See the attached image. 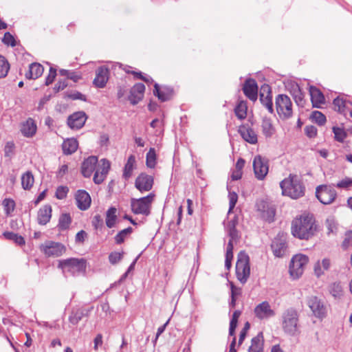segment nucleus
I'll use <instances>...</instances> for the list:
<instances>
[{"mask_svg": "<svg viewBox=\"0 0 352 352\" xmlns=\"http://www.w3.org/2000/svg\"><path fill=\"white\" fill-rule=\"evenodd\" d=\"M317 226L312 214H304L292 221V234L300 239L307 240L316 232Z\"/></svg>", "mask_w": 352, "mask_h": 352, "instance_id": "1", "label": "nucleus"}, {"mask_svg": "<svg viewBox=\"0 0 352 352\" xmlns=\"http://www.w3.org/2000/svg\"><path fill=\"white\" fill-rule=\"evenodd\" d=\"M280 186L282 194L292 199H298L305 195V186L297 175L290 174L280 183Z\"/></svg>", "mask_w": 352, "mask_h": 352, "instance_id": "2", "label": "nucleus"}, {"mask_svg": "<svg viewBox=\"0 0 352 352\" xmlns=\"http://www.w3.org/2000/svg\"><path fill=\"white\" fill-rule=\"evenodd\" d=\"M282 328L286 334L291 336H296L299 334V316L294 309H288L285 310L281 316Z\"/></svg>", "mask_w": 352, "mask_h": 352, "instance_id": "3", "label": "nucleus"}, {"mask_svg": "<svg viewBox=\"0 0 352 352\" xmlns=\"http://www.w3.org/2000/svg\"><path fill=\"white\" fill-rule=\"evenodd\" d=\"M236 275L238 280L242 284H245L250 277V258L244 251H241L237 256Z\"/></svg>", "mask_w": 352, "mask_h": 352, "instance_id": "4", "label": "nucleus"}, {"mask_svg": "<svg viewBox=\"0 0 352 352\" xmlns=\"http://www.w3.org/2000/svg\"><path fill=\"white\" fill-rule=\"evenodd\" d=\"M155 195L150 193L146 197L131 199V208L132 212L135 214H143L148 216L151 213V204L154 200Z\"/></svg>", "mask_w": 352, "mask_h": 352, "instance_id": "5", "label": "nucleus"}, {"mask_svg": "<svg viewBox=\"0 0 352 352\" xmlns=\"http://www.w3.org/2000/svg\"><path fill=\"white\" fill-rule=\"evenodd\" d=\"M58 267L61 268L65 274L69 273L76 275L85 271L86 261L83 258H75L60 260L58 263Z\"/></svg>", "mask_w": 352, "mask_h": 352, "instance_id": "6", "label": "nucleus"}, {"mask_svg": "<svg viewBox=\"0 0 352 352\" xmlns=\"http://www.w3.org/2000/svg\"><path fill=\"white\" fill-rule=\"evenodd\" d=\"M276 111L280 118L287 120L293 115L292 102L285 94H278L275 99Z\"/></svg>", "mask_w": 352, "mask_h": 352, "instance_id": "7", "label": "nucleus"}, {"mask_svg": "<svg viewBox=\"0 0 352 352\" xmlns=\"http://www.w3.org/2000/svg\"><path fill=\"white\" fill-rule=\"evenodd\" d=\"M309 262V258L304 254H296L292 258L289 273L294 278H298L303 273L304 268Z\"/></svg>", "mask_w": 352, "mask_h": 352, "instance_id": "8", "label": "nucleus"}, {"mask_svg": "<svg viewBox=\"0 0 352 352\" xmlns=\"http://www.w3.org/2000/svg\"><path fill=\"white\" fill-rule=\"evenodd\" d=\"M316 196L322 204L328 205L336 199L337 192L331 186L320 185L316 187Z\"/></svg>", "mask_w": 352, "mask_h": 352, "instance_id": "9", "label": "nucleus"}, {"mask_svg": "<svg viewBox=\"0 0 352 352\" xmlns=\"http://www.w3.org/2000/svg\"><path fill=\"white\" fill-rule=\"evenodd\" d=\"M253 169L255 177L263 180L269 170L268 160L261 155H256L253 160Z\"/></svg>", "mask_w": 352, "mask_h": 352, "instance_id": "10", "label": "nucleus"}, {"mask_svg": "<svg viewBox=\"0 0 352 352\" xmlns=\"http://www.w3.org/2000/svg\"><path fill=\"white\" fill-rule=\"evenodd\" d=\"M307 305L316 318L323 319L326 317L327 314V307L318 297H309L307 300Z\"/></svg>", "mask_w": 352, "mask_h": 352, "instance_id": "11", "label": "nucleus"}, {"mask_svg": "<svg viewBox=\"0 0 352 352\" xmlns=\"http://www.w3.org/2000/svg\"><path fill=\"white\" fill-rule=\"evenodd\" d=\"M41 250L47 256L58 257L65 251V248L60 243L48 241L41 245Z\"/></svg>", "mask_w": 352, "mask_h": 352, "instance_id": "12", "label": "nucleus"}, {"mask_svg": "<svg viewBox=\"0 0 352 352\" xmlns=\"http://www.w3.org/2000/svg\"><path fill=\"white\" fill-rule=\"evenodd\" d=\"M271 248L275 256L283 257L287 252L286 236L283 233H278L272 241Z\"/></svg>", "mask_w": 352, "mask_h": 352, "instance_id": "13", "label": "nucleus"}, {"mask_svg": "<svg viewBox=\"0 0 352 352\" xmlns=\"http://www.w3.org/2000/svg\"><path fill=\"white\" fill-rule=\"evenodd\" d=\"M254 313L259 320H267L275 316L274 310L272 309L267 301H263L257 305L254 309Z\"/></svg>", "mask_w": 352, "mask_h": 352, "instance_id": "14", "label": "nucleus"}, {"mask_svg": "<svg viewBox=\"0 0 352 352\" xmlns=\"http://www.w3.org/2000/svg\"><path fill=\"white\" fill-rule=\"evenodd\" d=\"M153 185V177L144 173L139 175L135 182V186L142 192L149 191Z\"/></svg>", "mask_w": 352, "mask_h": 352, "instance_id": "15", "label": "nucleus"}, {"mask_svg": "<svg viewBox=\"0 0 352 352\" xmlns=\"http://www.w3.org/2000/svg\"><path fill=\"white\" fill-rule=\"evenodd\" d=\"M110 168V163L106 159H102L100 160L98 164L94 176V182L96 184H101L104 179L109 172Z\"/></svg>", "mask_w": 352, "mask_h": 352, "instance_id": "16", "label": "nucleus"}, {"mask_svg": "<svg viewBox=\"0 0 352 352\" xmlns=\"http://www.w3.org/2000/svg\"><path fill=\"white\" fill-rule=\"evenodd\" d=\"M87 120L85 112L78 111L69 116L67 119L68 126L73 129H79L82 128Z\"/></svg>", "mask_w": 352, "mask_h": 352, "instance_id": "17", "label": "nucleus"}, {"mask_svg": "<svg viewBox=\"0 0 352 352\" xmlns=\"http://www.w3.org/2000/svg\"><path fill=\"white\" fill-rule=\"evenodd\" d=\"M98 158L96 156H90L85 159L81 166V172L84 177H89L93 172L96 170Z\"/></svg>", "mask_w": 352, "mask_h": 352, "instance_id": "18", "label": "nucleus"}, {"mask_svg": "<svg viewBox=\"0 0 352 352\" xmlns=\"http://www.w3.org/2000/svg\"><path fill=\"white\" fill-rule=\"evenodd\" d=\"M243 91L245 96L250 100L252 101L256 100L258 96V87L254 79L250 78L245 80Z\"/></svg>", "mask_w": 352, "mask_h": 352, "instance_id": "19", "label": "nucleus"}, {"mask_svg": "<svg viewBox=\"0 0 352 352\" xmlns=\"http://www.w3.org/2000/svg\"><path fill=\"white\" fill-rule=\"evenodd\" d=\"M109 79V69L105 66L98 67L96 72V78L94 84L96 87L103 88L105 87Z\"/></svg>", "mask_w": 352, "mask_h": 352, "instance_id": "20", "label": "nucleus"}, {"mask_svg": "<svg viewBox=\"0 0 352 352\" xmlns=\"http://www.w3.org/2000/svg\"><path fill=\"white\" fill-rule=\"evenodd\" d=\"M238 132L245 142L251 144L257 143V134L252 128L243 124L239 127Z\"/></svg>", "mask_w": 352, "mask_h": 352, "instance_id": "21", "label": "nucleus"}, {"mask_svg": "<svg viewBox=\"0 0 352 352\" xmlns=\"http://www.w3.org/2000/svg\"><path fill=\"white\" fill-rule=\"evenodd\" d=\"M288 89L296 104L299 107H304L305 104V95L299 85L296 82H292L289 84Z\"/></svg>", "mask_w": 352, "mask_h": 352, "instance_id": "22", "label": "nucleus"}, {"mask_svg": "<svg viewBox=\"0 0 352 352\" xmlns=\"http://www.w3.org/2000/svg\"><path fill=\"white\" fill-rule=\"evenodd\" d=\"M75 198L77 203V206L79 209L82 210H86L89 208L91 199L89 193L85 190H78Z\"/></svg>", "mask_w": 352, "mask_h": 352, "instance_id": "23", "label": "nucleus"}, {"mask_svg": "<svg viewBox=\"0 0 352 352\" xmlns=\"http://www.w3.org/2000/svg\"><path fill=\"white\" fill-rule=\"evenodd\" d=\"M257 209L261 212V215L263 219L269 222L273 221L275 215V210L273 207L262 201L257 204Z\"/></svg>", "mask_w": 352, "mask_h": 352, "instance_id": "24", "label": "nucleus"}, {"mask_svg": "<svg viewBox=\"0 0 352 352\" xmlns=\"http://www.w3.org/2000/svg\"><path fill=\"white\" fill-rule=\"evenodd\" d=\"M311 100L314 107L320 108L325 102L324 96L322 91L315 86L309 87Z\"/></svg>", "mask_w": 352, "mask_h": 352, "instance_id": "25", "label": "nucleus"}, {"mask_svg": "<svg viewBox=\"0 0 352 352\" xmlns=\"http://www.w3.org/2000/svg\"><path fill=\"white\" fill-rule=\"evenodd\" d=\"M335 109L341 113L346 114L352 110V101L338 97L333 100Z\"/></svg>", "mask_w": 352, "mask_h": 352, "instance_id": "26", "label": "nucleus"}, {"mask_svg": "<svg viewBox=\"0 0 352 352\" xmlns=\"http://www.w3.org/2000/svg\"><path fill=\"white\" fill-rule=\"evenodd\" d=\"M145 86L142 83L135 84L131 90L129 100L133 104H137L143 97Z\"/></svg>", "mask_w": 352, "mask_h": 352, "instance_id": "27", "label": "nucleus"}, {"mask_svg": "<svg viewBox=\"0 0 352 352\" xmlns=\"http://www.w3.org/2000/svg\"><path fill=\"white\" fill-rule=\"evenodd\" d=\"M52 217V207L50 205H45L38 212L37 220L41 225L47 224Z\"/></svg>", "mask_w": 352, "mask_h": 352, "instance_id": "28", "label": "nucleus"}, {"mask_svg": "<svg viewBox=\"0 0 352 352\" xmlns=\"http://www.w3.org/2000/svg\"><path fill=\"white\" fill-rule=\"evenodd\" d=\"M43 71L44 68L40 63H33L30 65L25 77L28 79H36L43 74Z\"/></svg>", "mask_w": 352, "mask_h": 352, "instance_id": "29", "label": "nucleus"}, {"mask_svg": "<svg viewBox=\"0 0 352 352\" xmlns=\"http://www.w3.org/2000/svg\"><path fill=\"white\" fill-rule=\"evenodd\" d=\"M153 94L159 98V100L164 102L170 98L173 94V90L168 87L163 88L162 90H160L159 85L155 83L154 85Z\"/></svg>", "mask_w": 352, "mask_h": 352, "instance_id": "30", "label": "nucleus"}, {"mask_svg": "<svg viewBox=\"0 0 352 352\" xmlns=\"http://www.w3.org/2000/svg\"><path fill=\"white\" fill-rule=\"evenodd\" d=\"M21 131L26 137H32L36 131V126L32 118L27 120L21 126Z\"/></svg>", "mask_w": 352, "mask_h": 352, "instance_id": "31", "label": "nucleus"}, {"mask_svg": "<svg viewBox=\"0 0 352 352\" xmlns=\"http://www.w3.org/2000/svg\"><path fill=\"white\" fill-rule=\"evenodd\" d=\"M263 333H259L256 337L252 339L251 345L249 347V352H263Z\"/></svg>", "mask_w": 352, "mask_h": 352, "instance_id": "32", "label": "nucleus"}, {"mask_svg": "<svg viewBox=\"0 0 352 352\" xmlns=\"http://www.w3.org/2000/svg\"><path fill=\"white\" fill-rule=\"evenodd\" d=\"M78 141L74 138H69L65 140L63 143V151L66 155H71L78 148Z\"/></svg>", "mask_w": 352, "mask_h": 352, "instance_id": "33", "label": "nucleus"}, {"mask_svg": "<svg viewBox=\"0 0 352 352\" xmlns=\"http://www.w3.org/2000/svg\"><path fill=\"white\" fill-rule=\"evenodd\" d=\"M262 133L265 138H271L275 133V129L272 120L269 118H264L261 124Z\"/></svg>", "mask_w": 352, "mask_h": 352, "instance_id": "34", "label": "nucleus"}, {"mask_svg": "<svg viewBox=\"0 0 352 352\" xmlns=\"http://www.w3.org/2000/svg\"><path fill=\"white\" fill-rule=\"evenodd\" d=\"M34 178L31 171H27L21 176V185L24 190H30L33 186Z\"/></svg>", "mask_w": 352, "mask_h": 352, "instance_id": "35", "label": "nucleus"}, {"mask_svg": "<svg viewBox=\"0 0 352 352\" xmlns=\"http://www.w3.org/2000/svg\"><path fill=\"white\" fill-rule=\"evenodd\" d=\"M135 158L133 155H130L128 158L127 162L125 164L123 173V177L126 179L131 177L133 170L135 167Z\"/></svg>", "mask_w": 352, "mask_h": 352, "instance_id": "36", "label": "nucleus"}, {"mask_svg": "<svg viewBox=\"0 0 352 352\" xmlns=\"http://www.w3.org/2000/svg\"><path fill=\"white\" fill-rule=\"evenodd\" d=\"M248 107L245 101H240L234 109V113L239 120H244L247 116Z\"/></svg>", "mask_w": 352, "mask_h": 352, "instance_id": "37", "label": "nucleus"}, {"mask_svg": "<svg viewBox=\"0 0 352 352\" xmlns=\"http://www.w3.org/2000/svg\"><path fill=\"white\" fill-rule=\"evenodd\" d=\"M116 208H110L106 214V224L108 228H113L116 223Z\"/></svg>", "mask_w": 352, "mask_h": 352, "instance_id": "38", "label": "nucleus"}, {"mask_svg": "<svg viewBox=\"0 0 352 352\" xmlns=\"http://www.w3.org/2000/svg\"><path fill=\"white\" fill-rule=\"evenodd\" d=\"M329 292L335 298H340L343 295V288L340 283H333L329 286Z\"/></svg>", "mask_w": 352, "mask_h": 352, "instance_id": "39", "label": "nucleus"}, {"mask_svg": "<svg viewBox=\"0 0 352 352\" xmlns=\"http://www.w3.org/2000/svg\"><path fill=\"white\" fill-rule=\"evenodd\" d=\"M132 232L133 228L131 227H129L120 231L114 238L115 242L117 244H121L124 241L125 239L132 233Z\"/></svg>", "mask_w": 352, "mask_h": 352, "instance_id": "40", "label": "nucleus"}, {"mask_svg": "<svg viewBox=\"0 0 352 352\" xmlns=\"http://www.w3.org/2000/svg\"><path fill=\"white\" fill-rule=\"evenodd\" d=\"M3 235L6 239L14 241L16 244L22 245L25 244V240L21 236L12 232H5Z\"/></svg>", "mask_w": 352, "mask_h": 352, "instance_id": "41", "label": "nucleus"}, {"mask_svg": "<svg viewBox=\"0 0 352 352\" xmlns=\"http://www.w3.org/2000/svg\"><path fill=\"white\" fill-rule=\"evenodd\" d=\"M72 222L71 217L69 214L65 213L60 215L58 221V228L61 230H66L69 228Z\"/></svg>", "mask_w": 352, "mask_h": 352, "instance_id": "42", "label": "nucleus"}, {"mask_svg": "<svg viewBox=\"0 0 352 352\" xmlns=\"http://www.w3.org/2000/svg\"><path fill=\"white\" fill-rule=\"evenodd\" d=\"M146 164L147 167L153 168L156 164V153L154 148H151L146 153Z\"/></svg>", "mask_w": 352, "mask_h": 352, "instance_id": "43", "label": "nucleus"}, {"mask_svg": "<svg viewBox=\"0 0 352 352\" xmlns=\"http://www.w3.org/2000/svg\"><path fill=\"white\" fill-rule=\"evenodd\" d=\"M59 73L61 76H65L68 79H70L74 82H77L81 78L80 74L74 71L61 69L59 70Z\"/></svg>", "mask_w": 352, "mask_h": 352, "instance_id": "44", "label": "nucleus"}, {"mask_svg": "<svg viewBox=\"0 0 352 352\" xmlns=\"http://www.w3.org/2000/svg\"><path fill=\"white\" fill-rule=\"evenodd\" d=\"M260 100L262 104L267 109L270 113H273V103L272 101V97L270 96V91H269L268 95L264 96L263 94H260Z\"/></svg>", "mask_w": 352, "mask_h": 352, "instance_id": "45", "label": "nucleus"}, {"mask_svg": "<svg viewBox=\"0 0 352 352\" xmlns=\"http://www.w3.org/2000/svg\"><path fill=\"white\" fill-rule=\"evenodd\" d=\"M85 316L84 311L82 309H78L76 311H72L69 317V322L73 324H77Z\"/></svg>", "mask_w": 352, "mask_h": 352, "instance_id": "46", "label": "nucleus"}, {"mask_svg": "<svg viewBox=\"0 0 352 352\" xmlns=\"http://www.w3.org/2000/svg\"><path fill=\"white\" fill-rule=\"evenodd\" d=\"M10 69V65L6 59L0 56V78L5 77Z\"/></svg>", "mask_w": 352, "mask_h": 352, "instance_id": "47", "label": "nucleus"}, {"mask_svg": "<svg viewBox=\"0 0 352 352\" xmlns=\"http://www.w3.org/2000/svg\"><path fill=\"white\" fill-rule=\"evenodd\" d=\"M2 205L7 215L13 212L15 208V203L11 199H5L2 202Z\"/></svg>", "mask_w": 352, "mask_h": 352, "instance_id": "48", "label": "nucleus"}, {"mask_svg": "<svg viewBox=\"0 0 352 352\" xmlns=\"http://www.w3.org/2000/svg\"><path fill=\"white\" fill-rule=\"evenodd\" d=\"M311 119L319 125H323L326 122V117L321 112L315 111L311 113Z\"/></svg>", "mask_w": 352, "mask_h": 352, "instance_id": "49", "label": "nucleus"}, {"mask_svg": "<svg viewBox=\"0 0 352 352\" xmlns=\"http://www.w3.org/2000/svg\"><path fill=\"white\" fill-rule=\"evenodd\" d=\"M333 131L334 133L336 140L338 142H343L346 137V132L341 128L333 127Z\"/></svg>", "mask_w": 352, "mask_h": 352, "instance_id": "50", "label": "nucleus"}, {"mask_svg": "<svg viewBox=\"0 0 352 352\" xmlns=\"http://www.w3.org/2000/svg\"><path fill=\"white\" fill-rule=\"evenodd\" d=\"M229 197V210H228V214L231 213V211L233 210V208L235 207V205L238 200V195L234 192H230L228 195Z\"/></svg>", "mask_w": 352, "mask_h": 352, "instance_id": "51", "label": "nucleus"}, {"mask_svg": "<svg viewBox=\"0 0 352 352\" xmlns=\"http://www.w3.org/2000/svg\"><path fill=\"white\" fill-rule=\"evenodd\" d=\"M123 256V252H113L109 256V262L112 265H115L121 261Z\"/></svg>", "mask_w": 352, "mask_h": 352, "instance_id": "52", "label": "nucleus"}, {"mask_svg": "<svg viewBox=\"0 0 352 352\" xmlns=\"http://www.w3.org/2000/svg\"><path fill=\"white\" fill-rule=\"evenodd\" d=\"M69 189L67 186H60L57 188L56 191V197L58 199H63L67 197Z\"/></svg>", "mask_w": 352, "mask_h": 352, "instance_id": "53", "label": "nucleus"}, {"mask_svg": "<svg viewBox=\"0 0 352 352\" xmlns=\"http://www.w3.org/2000/svg\"><path fill=\"white\" fill-rule=\"evenodd\" d=\"M342 246L344 249L352 247V231H347L342 242Z\"/></svg>", "mask_w": 352, "mask_h": 352, "instance_id": "54", "label": "nucleus"}, {"mask_svg": "<svg viewBox=\"0 0 352 352\" xmlns=\"http://www.w3.org/2000/svg\"><path fill=\"white\" fill-rule=\"evenodd\" d=\"M228 235L230 236L229 241H232V243H236L239 238L238 231L236 228H227Z\"/></svg>", "mask_w": 352, "mask_h": 352, "instance_id": "55", "label": "nucleus"}, {"mask_svg": "<svg viewBox=\"0 0 352 352\" xmlns=\"http://www.w3.org/2000/svg\"><path fill=\"white\" fill-rule=\"evenodd\" d=\"M3 42L4 44L11 46H15V40L14 36L10 32H6L3 38Z\"/></svg>", "mask_w": 352, "mask_h": 352, "instance_id": "56", "label": "nucleus"}, {"mask_svg": "<svg viewBox=\"0 0 352 352\" xmlns=\"http://www.w3.org/2000/svg\"><path fill=\"white\" fill-rule=\"evenodd\" d=\"M56 76V70L52 67H50L49 74L47 75L45 80V85H49L52 83Z\"/></svg>", "mask_w": 352, "mask_h": 352, "instance_id": "57", "label": "nucleus"}, {"mask_svg": "<svg viewBox=\"0 0 352 352\" xmlns=\"http://www.w3.org/2000/svg\"><path fill=\"white\" fill-rule=\"evenodd\" d=\"M305 131L306 135L311 138H314L317 135V129L312 125L307 126L305 128Z\"/></svg>", "mask_w": 352, "mask_h": 352, "instance_id": "58", "label": "nucleus"}, {"mask_svg": "<svg viewBox=\"0 0 352 352\" xmlns=\"http://www.w3.org/2000/svg\"><path fill=\"white\" fill-rule=\"evenodd\" d=\"M352 184V179L345 178L338 182L336 186L339 188H346L349 187Z\"/></svg>", "mask_w": 352, "mask_h": 352, "instance_id": "59", "label": "nucleus"}, {"mask_svg": "<svg viewBox=\"0 0 352 352\" xmlns=\"http://www.w3.org/2000/svg\"><path fill=\"white\" fill-rule=\"evenodd\" d=\"M92 224L96 229L100 228L103 226V220L100 215H96L93 219Z\"/></svg>", "mask_w": 352, "mask_h": 352, "instance_id": "60", "label": "nucleus"}, {"mask_svg": "<svg viewBox=\"0 0 352 352\" xmlns=\"http://www.w3.org/2000/svg\"><path fill=\"white\" fill-rule=\"evenodd\" d=\"M67 86V83L65 80H58L54 87L55 92H58L63 90Z\"/></svg>", "mask_w": 352, "mask_h": 352, "instance_id": "61", "label": "nucleus"}, {"mask_svg": "<svg viewBox=\"0 0 352 352\" xmlns=\"http://www.w3.org/2000/svg\"><path fill=\"white\" fill-rule=\"evenodd\" d=\"M94 349L95 351H98V346H100L102 345V334L99 333L96 336V337L94 338Z\"/></svg>", "mask_w": 352, "mask_h": 352, "instance_id": "62", "label": "nucleus"}, {"mask_svg": "<svg viewBox=\"0 0 352 352\" xmlns=\"http://www.w3.org/2000/svg\"><path fill=\"white\" fill-rule=\"evenodd\" d=\"M87 233L84 230H80L76 235V242L83 243L85 239L87 238Z\"/></svg>", "mask_w": 352, "mask_h": 352, "instance_id": "63", "label": "nucleus"}, {"mask_svg": "<svg viewBox=\"0 0 352 352\" xmlns=\"http://www.w3.org/2000/svg\"><path fill=\"white\" fill-rule=\"evenodd\" d=\"M314 272L318 277L320 276L324 273L322 265L320 261L316 263L314 266Z\"/></svg>", "mask_w": 352, "mask_h": 352, "instance_id": "64", "label": "nucleus"}]
</instances>
